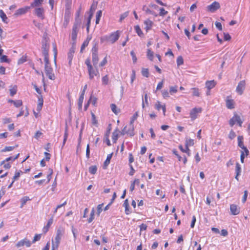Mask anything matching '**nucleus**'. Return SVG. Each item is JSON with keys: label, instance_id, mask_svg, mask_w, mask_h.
Instances as JSON below:
<instances>
[{"label": "nucleus", "instance_id": "473e14b6", "mask_svg": "<svg viewBox=\"0 0 250 250\" xmlns=\"http://www.w3.org/2000/svg\"><path fill=\"white\" fill-rule=\"evenodd\" d=\"M68 135V134L67 127L66 126L65 129L64 136H63V140L62 145V147L65 144V143L67 139Z\"/></svg>", "mask_w": 250, "mask_h": 250}, {"label": "nucleus", "instance_id": "0eeeda50", "mask_svg": "<svg viewBox=\"0 0 250 250\" xmlns=\"http://www.w3.org/2000/svg\"><path fill=\"white\" fill-rule=\"evenodd\" d=\"M30 9V7L28 6H24L23 7L20 8L16 10L14 14V16L18 17L22 15L25 14Z\"/></svg>", "mask_w": 250, "mask_h": 250}, {"label": "nucleus", "instance_id": "4d7b16f0", "mask_svg": "<svg viewBox=\"0 0 250 250\" xmlns=\"http://www.w3.org/2000/svg\"><path fill=\"white\" fill-rule=\"evenodd\" d=\"M41 235H42L41 234H36L35 235V236L32 241V243H35L36 241H39L41 238Z\"/></svg>", "mask_w": 250, "mask_h": 250}, {"label": "nucleus", "instance_id": "20e7f679", "mask_svg": "<svg viewBox=\"0 0 250 250\" xmlns=\"http://www.w3.org/2000/svg\"><path fill=\"white\" fill-rule=\"evenodd\" d=\"M217 40L221 43L223 41H228L231 39V36L229 35L228 32H220L216 35Z\"/></svg>", "mask_w": 250, "mask_h": 250}, {"label": "nucleus", "instance_id": "6ab92c4d", "mask_svg": "<svg viewBox=\"0 0 250 250\" xmlns=\"http://www.w3.org/2000/svg\"><path fill=\"white\" fill-rule=\"evenodd\" d=\"M112 155H113V153H111L107 155L106 159L105 161L104 162L103 167L104 169H106L107 167L109 165L111 159L112 157Z\"/></svg>", "mask_w": 250, "mask_h": 250}, {"label": "nucleus", "instance_id": "423d86ee", "mask_svg": "<svg viewBox=\"0 0 250 250\" xmlns=\"http://www.w3.org/2000/svg\"><path fill=\"white\" fill-rule=\"evenodd\" d=\"M44 69L45 73L48 78L52 80H55L56 77L54 74L53 73V68H52L51 65L45 66Z\"/></svg>", "mask_w": 250, "mask_h": 250}, {"label": "nucleus", "instance_id": "de8ad7c7", "mask_svg": "<svg viewBox=\"0 0 250 250\" xmlns=\"http://www.w3.org/2000/svg\"><path fill=\"white\" fill-rule=\"evenodd\" d=\"M60 243H57L56 241H54L52 240V249L53 250H57L59 246Z\"/></svg>", "mask_w": 250, "mask_h": 250}, {"label": "nucleus", "instance_id": "58836bf2", "mask_svg": "<svg viewBox=\"0 0 250 250\" xmlns=\"http://www.w3.org/2000/svg\"><path fill=\"white\" fill-rule=\"evenodd\" d=\"M191 90H192L193 96H196V97L200 96V93L199 91V89L198 88L194 87V88H192L191 89Z\"/></svg>", "mask_w": 250, "mask_h": 250}, {"label": "nucleus", "instance_id": "a211bd4d", "mask_svg": "<svg viewBox=\"0 0 250 250\" xmlns=\"http://www.w3.org/2000/svg\"><path fill=\"white\" fill-rule=\"evenodd\" d=\"M92 39V36L91 35H88L86 39L83 43L81 47V52H83V50L84 49L85 47H86L89 43V41Z\"/></svg>", "mask_w": 250, "mask_h": 250}, {"label": "nucleus", "instance_id": "a19ab883", "mask_svg": "<svg viewBox=\"0 0 250 250\" xmlns=\"http://www.w3.org/2000/svg\"><path fill=\"white\" fill-rule=\"evenodd\" d=\"M147 58L150 60L152 61L153 59V52L150 49H148L147 51Z\"/></svg>", "mask_w": 250, "mask_h": 250}, {"label": "nucleus", "instance_id": "680f3d73", "mask_svg": "<svg viewBox=\"0 0 250 250\" xmlns=\"http://www.w3.org/2000/svg\"><path fill=\"white\" fill-rule=\"evenodd\" d=\"M130 55L132 57L133 62L135 63L137 62V59L134 51L132 50L130 52Z\"/></svg>", "mask_w": 250, "mask_h": 250}, {"label": "nucleus", "instance_id": "0e129e2a", "mask_svg": "<svg viewBox=\"0 0 250 250\" xmlns=\"http://www.w3.org/2000/svg\"><path fill=\"white\" fill-rule=\"evenodd\" d=\"M70 20V15L69 14H65L64 16V25H67L69 21Z\"/></svg>", "mask_w": 250, "mask_h": 250}, {"label": "nucleus", "instance_id": "f704fd0d", "mask_svg": "<svg viewBox=\"0 0 250 250\" xmlns=\"http://www.w3.org/2000/svg\"><path fill=\"white\" fill-rule=\"evenodd\" d=\"M0 17L1 18L3 22H7V17L2 10H0Z\"/></svg>", "mask_w": 250, "mask_h": 250}, {"label": "nucleus", "instance_id": "a18cd8bd", "mask_svg": "<svg viewBox=\"0 0 250 250\" xmlns=\"http://www.w3.org/2000/svg\"><path fill=\"white\" fill-rule=\"evenodd\" d=\"M85 63L87 66L88 71H90L92 69V68L93 67H92V65L91 64L90 60L89 58H87V59H86V60L85 61Z\"/></svg>", "mask_w": 250, "mask_h": 250}, {"label": "nucleus", "instance_id": "864d4df0", "mask_svg": "<svg viewBox=\"0 0 250 250\" xmlns=\"http://www.w3.org/2000/svg\"><path fill=\"white\" fill-rule=\"evenodd\" d=\"M103 205H104V204L102 203V204H99L98 206H97V215L99 216H100V213H101V212L103 210Z\"/></svg>", "mask_w": 250, "mask_h": 250}, {"label": "nucleus", "instance_id": "bb28decb", "mask_svg": "<svg viewBox=\"0 0 250 250\" xmlns=\"http://www.w3.org/2000/svg\"><path fill=\"white\" fill-rule=\"evenodd\" d=\"M238 146L240 148H244L245 146L243 143V137L242 136H238L237 137Z\"/></svg>", "mask_w": 250, "mask_h": 250}, {"label": "nucleus", "instance_id": "4be33fe9", "mask_svg": "<svg viewBox=\"0 0 250 250\" xmlns=\"http://www.w3.org/2000/svg\"><path fill=\"white\" fill-rule=\"evenodd\" d=\"M216 84V83L214 80L208 81L206 83V87L208 89V90H210L213 88Z\"/></svg>", "mask_w": 250, "mask_h": 250}, {"label": "nucleus", "instance_id": "f257e3e1", "mask_svg": "<svg viewBox=\"0 0 250 250\" xmlns=\"http://www.w3.org/2000/svg\"><path fill=\"white\" fill-rule=\"evenodd\" d=\"M50 39L46 32H44L42 41V54L48 53L50 48Z\"/></svg>", "mask_w": 250, "mask_h": 250}, {"label": "nucleus", "instance_id": "69168bd1", "mask_svg": "<svg viewBox=\"0 0 250 250\" xmlns=\"http://www.w3.org/2000/svg\"><path fill=\"white\" fill-rule=\"evenodd\" d=\"M172 153L173 154L177 156V158L178 159V161H181L182 160V157L179 155L178 152L176 149H173L172 150Z\"/></svg>", "mask_w": 250, "mask_h": 250}, {"label": "nucleus", "instance_id": "e2e57ef3", "mask_svg": "<svg viewBox=\"0 0 250 250\" xmlns=\"http://www.w3.org/2000/svg\"><path fill=\"white\" fill-rule=\"evenodd\" d=\"M102 16V11L99 10L97 12L96 14V24L99 23V21H100V18Z\"/></svg>", "mask_w": 250, "mask_h": 250}, {"label": "nucleus", "instance_id": "2eb2a0df", "mask_svg": "<svg viewBox=\"0 0 250 250\" xmlns=\"http://www.w3.org/2000/svg\"><path fill=\"white\" fill-rule=\"evenodd\" d=\"M230 210L232 215H236L240 213V208L235 204H231L230 205Z\"/></svg>", "mask_w": 250, "mask_h": 250}, {"label": "nucleus", "instance_id": "c85d7f7f", "mask_svg": "<svg viewBox=\"0 0 250 250\" xmlns=\"http://www.w3.org/2000/svg\"><path fill=\"white\" fill-rule=\"evenodd\" d=\"M30 200V199L28 196H24L21 199V208H22L23 206L28 201Z\"/></svg>", "mask_w": 250, "mask_h": 250}, {"label": "nucleus", "instance_id": "9d476101", "mask_svg": "<svg viewBox=\"0 0 250 250\" xmlns=\"http://www.w3.org/2000/svg\"><path fill=\"white\" fill-rule=\"evenodd\" d=\"M245 81L243 80L241 81L236 87V91L240 95H241L243 93L244 90L245 88Z\"/></svg>", "mask_w": 250, "mask_h": 250}, {"label": "nucleus", "instance_id": "39448f33", "mask_svg": "<svg viewBox=\"0 0 250 250\" xmlns=\"http://www.w3.org/2000/svg\"><path fill=\"white\" fill-rule=\"evenodd\" d=\"M92 62L95 67H97V65L99 61L98 48L96 45L94 46L92 48Z\"/></svg>", "mask_w": 250, "mask_h": 250}, {"label": "nucleus", "instance_id": "b1692460", "mask_svg": "<svg viewBox=\"0 0 250 250\" xmlns=\"http://www.w3.org/2000/svg\"><path fill=\"white\" fill-rule=\"evenodd\" d=\"M179 148L183 153H186L188 156H190V150L188 146H186L185 148H184L182 145L179 146Z\"/></svg>", "mask_w": 250, "mask_h": 250}, {"label": "nucleus", "instance_id": "5701e85b", "mask_svg": "<svg viewBox=\"0 0 250 250\" xmlns=\"http://www.w3.org/2000/svg\"><path fill=\"white\" fill-rule=\"evenodd\" d=\"M53 221V217L49 219L47 222L46 225L43 228V231L44 233L48 231L50 226L52 224Z\"/></svg>", "mask_w": 250, "mask_h": 250}, {"label": "nucleus", "instance_id": "e433bc0d", "mask_svg": "<svg viewBox=\"0 0 250 250\" xmlns=\"http://www.w3.org/2000/svg\"><path fill=\"white\" fill-rule=\"evenodd\" d=\"M53 51L54 52V61L55 62V64H56V59H57V48L56 45L55 44H54L53 45Z\"/></svg>", "mask_w": 250, "mask_h": 250}, {"label": "nucleus", "instance_id": "c756f323", "mask_svg": "<svg viewBox=\"0 0 250 250\" xmlns=\"http://www.w3.org/2000/svg\"><path fill=\"white\" fill-rule=\"evenodd\" d=\"M10 60L8 58L7 56L4 55H2L0 56V62H7L9 63Z\"/></svg>", "mask_w": 250, "mask_h": 250}, {"label": "nucleus", "instance_id": "ea45409f", "mask_svg": "<svg viewBox=\"0 0 250 250\" xmlns=\"http://www.w3.org/2000/svg\"><path fill=\"white\" fill-rule=\"evenodd\" d=\"M141 72L143 76L146 78L149 77V70L147 68H143Z\"/></svg>", "mask_w": 250, "mask_h": 250}, {"label": "nucleus", "instance_id": "f3484780", "mask_svg": "<svg viewBox=\"0 0 250 250\" xmlns=\"http://www.w3.org/2000/svg\"><path fill=\"white\" fill-rule=\"evenodd\" d=\"M88 74L89 75V79L91 80L93 78L94 76H98V77H100V74L98 70L97 69L95 70L93 67L90 71H88Z\"/></svg>", "mask_w": 250, "mask_h": 250}, {"label": "nucleus", "instance_id": "2f4dec72", "mask_svg": "<svg viewBox=\"0 0 250 250\" xmlns=\"http://www.w3.org/2000/svg\"><path fill=\"white\" fill-rule=\"evenodd\" d=\"M97 171V167L96 166H91L89 167V172L91 174H95Z\"/></svg>", "mask_w": 250, "mask_h": 250}, {"label": "nucleus", "instance_id": "4c0bfd02", "mask_svg": "<svg viewBox=\"0 0 250 250\" xmlns=\"http://www.w3.org/2000/svg\"><path fill=\"white\" fill-rule=\"evenodd\" d=\"M9 90L10 96L12 97L14 96L16 94L17 91V85L13 86L12 88L10 89Z\"/></svg>", "mask_w": 250, "mask_h": 250}, {"label": "nucleus", "instance_id": "1a4fd4ad", "mask_svg": "<svg viewBox=\"0 0 250 250\" xmlns=\"http://www.w3.org/2000/svg\"><path fill=\"white\" fill-rule=\"evenodd\" d=\"M64 230L62 227H59L56 233V236L55 238V241H56L57 243H60L62 235L64 234Z\"/></svg>", "mask_w": 250, "mask_h": 250}, {"label": "nucleus", "instance_id": "f8f14e48", "mask_svg": "<svg viewBox=\"0 0 250 250\" xmlns=\"http://www.w3.org/2000/svg\"><path fill=\"white\" fill-rule=\"evenodd\" d=\"M35 15L41 20L45 18L44 10L42 7H37L35 9Z\"/></svg>", "mask_w": 250, "mask_h": 250}, {"label": "nucleus", "instance_id": "412c9836", "mask_svg": "<svg viewBox=\"0 0 250 250\" xmlns=\"http://www.w3.org/2000/svg\"><path fill=\"white\" fill-rule=\"evenodd\" d=\"M38 104L37 107V110L40 112L42 109L43 104V100L42 95L38 96Z\"/></svg>", "mask_w": 250, "mask_h": 250}, {"label": "nucleus", "instance_id": "49530a36", "mask_svg": "<svg viewBox=\"0 0 250 250\" xmlns=\"http://www.w3.org/2000/svg\"><path fill=\"white\" fill-rule=\"evenodd\" d=\"M177 92V86H170L169 87V93L173 95Z\"/></svg>", "mask_w": 250, "mask_h": 250}, {"label": "nucleus", "instance_id": "6e6d98bb", "mask_svg": "<svg viewBox=\"0 0 250 250\" xmlns=\"http://www.w3.org/2000/svg\"><path fill=\"white\" fill-rule=\"evenodd\" d=\"M74 54L68 53L67 54V59L68 60V64L70 66L72 64V61L73 59Z\"/></svg>", "mask_w": 250, "mask_h": 250}, {"label": "nucleus", "instance_id": "a878e982", "mask_svg": "<svg viewBox=\"0 0 250 250\" xmlns=\"http://www.w3.org/2000/svg\"><path fill=\"white\" fill-rule=\"evenodd\" d=\"M117 132H119V130L118 128H116L112 133V139L113 143H116L118 139V134L117 133Z\"/></svg>", "mask_w": 250, "mask_h": 250}, {"label": "nucleus", "instance_id": "774afa93", "mask_svg": "<svg viewBox=\"0 0 250 250\" xmlns=\"http://www.w3.org/2000/svg\"><path fill=\"white\" fill-rule=\"evenodd\" d=\"M22 102L21 100H17L15 101L14 102V104L16 107H19L22 105Z\"/></svg>", "mask_w": 250, "mask_h": 250}, {"label": "nucleus", "instance_id": "dca6fc26", "mask_svg": "<svg viewBox=\"0 0 250 250\" xmlns=\"http://www.w3.org/2000/svg\"><path fill=\"white\" fill-rule=\"evenodd\" d=\"M153 22L149 19H147L144 21L145 29L147 31L151 29L153 25Z\"/></svg>", "mask_w": 250, "mask_h": 250}, {"label": "nucleus", "instance_id": "393cba45", "mask_svg": "<svg viewBox=\"0 0 250 250\" xmlns=\"http://www.w3.org/2000/svg\"><path fill=\"white\" fill-rule=\"evenodd\" d=\"M134 125L133 124H129V127L128 129L127 130V134H128L130 136L132 137L134 135Z\"/></svg>", "mask_w": 250, "mask_h": 250}, {"label": "nucleus", "instance_id": "bf43d9fd", "mask_svg": "<svg viewBox=\"0 0 250 250\" xmlns=\"http://www.w3.org/2000/svg\"><path fill=\"white\" fill-rule=\"evenodd\" d=\"M109 79L107 75H105L102 78L103 84L107 85L108 83Z\"/></svg>", "mask_w": 250, "mask_h": 250}, {"label": "nucleus", "instance_id": "c03bdc74", "mask_svg": "<svg viewBox=\"0 0 250 250\" xmlns=\"http://www.w3.org/2000/svg\"><path fill=\"white\" fill-rule=\"evenodd\" d=\"M83 99H84V97L83 96L79 97V101H78V108H79V110H80L82 109V105H83Z\"/></svg>", "mask_w": 250, "mask_h": 250}, {"label": "nucleus", "instance_id": "3c124183", "mask_svg": "<svg viewBox=\"0 0 250 250\" xmlns=\"http://www.w3.org/2000/svg\"><path fill=\"white\" fill-rule=\"evenodd\" d=\"M138 116V112H136L132 116L129 124H131V125L133 124L134 121L136 120V119L137 118Z\"/></svg>", "mask_w": 250, "mask_h": 250}, {"label": "nucleus", "instance_id": "603ef678", "mask_svg": "<svg viewBox=\"0 0 250 250\" xmlns=\"http://www.w3.org/2000/svg\"><path fill=\"white\" fill-rule=\"evenodd\" d=\"M19 156H20V153H18L14 157H13V156L9 157L8 158H6V161H8V162H9L10 161H14L15 160H16V159H17L19 158Z\"/></svg>", "mask_w": 250, "mask_h": 250}, {"label": "nucleus", "instance_id": "72a5a7b5", "mask_svg": "<svg viewBox=\"0 0 250 250\" xmlns=\"http://www.w3.org/2000/svg\"><path fill=\"white\" fill-rule=\"evenodd\" d=\"M241 172V165L239 164V163L237 162L236 164V167H235V174H237V175H240Z\"/></svg>", "mask_w": 250, "mask_h": 250}, {"label": "nucleus", "instance_id": "5fc2aeb1", "mask_svg": "<svg viewBox=\"0 0 250 250\" xmlns=\"http://www.w3.org/2000/svg\"><path fill=\"white\" fill-rule=\"evenodd\" d=\"M194 145V140L191 139H189L188 140H187L186 141V146H192Z\"/></svg>", "mask_w": 250, "mask_h": 250}, {"label": "nucleus", "instance_id": "052dcab7", "mask_svg": "<svg viewBox=\"0 0 250 250\" xmlns=\"http://www.w3.org/2000/svg\"><path fill=\"white\" fill-rule=\"evenodd\" d=\"M162 94L163 95V97L165 99H167V98L169 97V92H168L167 90H162Z\"/></svg>", "mask_w": 250, "mask_h": 250}, {"label": "nucleus", "instance_id": "7c9ffc66", "mask_svg": "<svg viewBox=\"0 0 250 250\" xmlns=\"http://www.w3.org/2000/svg\"><path fill=\"white\" fill-rule=\"evenodd\" d=\"M44 56V60L45 62V66H49L50 65L49 60V54L48 53L42 54Z\"/></svg>", "mask_w": 250, "mask_h": 250}, {"label": "nucleus", "instance_id": "13d9d810", "mask_svg": "<svg viewBox=\"0 0 250 250\" xmlns=\"http://www.w3.org/2000/svg\"><path fill=\"white\" fill-rule=\"evenodd\" d=\"M167 13H168V12L167 11L165 10V9L164 8H161L160 9V12H159L160 16H164L165 15H166Z\"/></svg>", "mask_w": 250, "mask_h": 250}, {"label": "nucleus", "instance_id": "4468645a", "mask_svg": "<svg viewBox=\"0 0 250 250\" xmlns=\"http://www.w3.org/2000/svg\"><path fill=\"white\" fill-rule=\"evenodd\" d=\"M95 9V6L94 5V4H92L91 6L90 9L89 11V16L87 18V28L86 29L87 31L89 30V24L90 23L91 19L93 16L94 11Z\"/></svg>", "mask_w": 250, "mask_h": 250}, {"label": "nucleus", "instance_id": "7ed1b4c3", "mask_svg": "<svg viewBox=\"0 0 250 250\" xmlns=\"http://www.w3.org/2000/svg\"><path fill=\"white\" fill-rule=\"evenodd\" d=\"M237 123L239 126H242L243 121L239 115L236 113L234 114V116L229 121V125L232 127L235 124Z\"/></svg>", "mask_w": 250, "mask_h": 250}, {"label": "nucleus", "instance_id": "8fccbe9b", "mask_svg": "<svg viewBox=\"0 0 250 250\" xmlns=\"http://www.w3.org/2000/svg\"><path fill=\"white\" fill-rule=\"evenodd\" d=\"M21 173H22V172L21 170H20L19 171L16 172L12 178V181L15 182L16 180H17L20 177Z\"/></svg>", "mask_w": 250, "mask_h": 250}, {"label": "nucleus", "instance_id": "09e8293b", "mask_svg": "<svg viewBox=\"0 0 250 250\" xmlns=\"http://www.w3.org/2000/svg\"><path fill=\"white\" fill-rule=\"evenodd\" d=\"M177 64L178 66L181 65L184 63V60L181 56H179L177 59Z\"/></svg>", "mask_w": 250, "mask_h": 250}, {"label": "nucleus", "instance_id": "aec40b11", "mask_svg": "<svg viewBox=\"0 0 250 250\" xmlns=\"http://www.w3.org/2000/svg\"><path fill=\"white\" fill-rule=\"evenodd\" d=\"M234 102L232 99H227L226 101V107L229 109L234 108Z\"/></svg>", "mask_w": 250, "mask_h": 250}, {"label": "nucleus", "instance_id": "338daca9", "mask_svg": "<svg viewBox=\"0 0 250 250\" xmlns=\"http://www.w3.org/2000/svg\"><path fill=\"white\" fill-rule=\"evenodd\" d=\"M128 15V12L127 11V12H125L124 13L122 14L121 16H120V21H122L123 20H124L126 17H127Z\"/></svg>", "mask_w": 250, "mask_h": 250}, {"label": "nucleus", "instance_id": "c9c22d12", "mask_svg": "<svg viewBox=\"0 0 250 250\" xmlns=\"http://www.w3.org/2000/svg\"><path fill=\"white\" fill-rule=\"evenodd\" d=\"M71 37L72 41V42H71L72 44L76 45V39L77 37V32H72Z\"/></svg>", "mask_w": 250, "mask_h": 250}, {"label": "nucleus", "instance_id": "37998d69", "mask_svg": "<svg viewBox=\"0 0 250 250\" xmlns=\"http://www.w3.org/2000/svg\"><path fill=\"white\" fill-rule=\"evenodd\" d=\"M16 146H5L3 149L1 150V152H4L6 151H10L14 150Z\"/></svg>", "mask_w": 250, "mask_h": 250}, {"label": "nucleus", "instance_id": "ddd939ff", "mask_svg": "<svg viewBox=\"0 0 250 250\" xmlns=\"http://www.w3.org/2000/svg\"><path fill=\"white\" fill-rule=\"evenodd\" d=\"M111 129V125L109 124L107 127L106 132L105 133V134L104 135V142H105L108 146H110L111 145V144L110 143V141L109 139V134L110 133Z\"/></svg>", "mask_w": 250, "mask_h": 250}, {"label": "nucleus", "instance_id": "f03ea898", "mask_svg": "<svg viewBox=\"0 0 250 250\" xmlns=\"http://www.w3.org/2000/svg\"><path fill=\"white\" fill-rule=\"evenodd\" d=\"M119 32H114L110 34L109 36H104L101 38V40L103 41L105 40L107 42L111 43H114L116 42L120 37Z\"/></svg>", "mask_w": 250, "mask_h": 250}, {"label": "nucleus", "instance_id": "79ce46f5", "mask_svg": "<svg viewBox=\"0 0 250 250\" xmlns=\"http://www.w3.org/2000/svg\"><path fill=\"white\" fill-rule=\"evenodd\" d=\"M43 0H34V2L31 3L32 7L37 6L42 4Z\"/></svg>", "mask_w": 250, "mask_h": 250}, {"label": "nucleus", "instance_id": "6e6552de", "mask_svg": "<svg viewBox=\"0 0 250 250\" xmlns=\"http://www.w3.org/2000/svg\"><path fill=\"white\" fill-rule=\"evenodd\" d=\"M202 111V109L201 107H195L192 109L190 112V117L191 120L193 121L195 120L197 117V114L201 113Z\"/></svg>", "mask_w": 250, "mask_h": 250}, {"label": "nucleus", "instance_id": "9b49d317", "mask_svg": "<svg viewBox=\"0 0 250 250\" xmlns=\"http://www.w3.org/2000/svg\"><path fill=\"white\" fill-rule=\"evenodd\" d=\"M220 7V4L217 1H214L211 4L209 5L207 8L208 10L210 12H214L217 9H219Z\"/></svg>", "mask_w": 250, "mask_h": 250}, {"label": "nucleus", "instance_id": "cd10ccee", "mask_svg": "<svg viewBox=\"0 0 250 250\" xmlns=\"http://www.w3.org/2000/svg\"><path fill=\"white\" fill-rule=\"evenodd\" d=\"M110 107L112 112L116 115H117L120 111V110L117 108L116 105L114 104H112L110 105Z\"/></svg>", "mask_w": 250, "mask_h": 250}]
</instances>
